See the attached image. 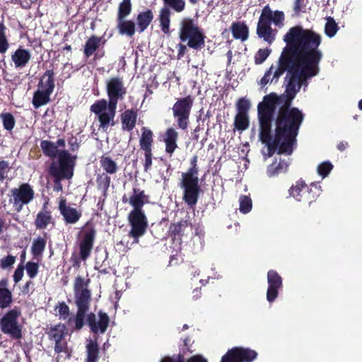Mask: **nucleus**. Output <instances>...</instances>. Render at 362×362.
Returning <instances> with one entry per match:
<instances>
[{
    "mask_svg": "<svg viewBox=\"0 0 362 362\" xmlns=\"http://www.w3.org/2000/svg\"><path fill=\"white\" fill-rule=\"evenodd\" d=\"M149 202V196L145 191L135 186L132 189V194L129 197V204L133 207L132 211H144L143 206Z\"/></svg>",
    "mask_w": 362,
    "mask_h": 362,
    "instance_id": "18",
    "label": "nucleus"
},
{
    "mask_svg": "<svg viewBox=\"0 0 362 362\" xmlns=\"http://www.w3.org/2000/svg\"><path fill=\"white\" fill-rule=\"evenodd\" d=\"M137 116V110L133 108L122 112L120 115L122 130L132 132L136 127Z\"/></svg>",
    "mask_w": 362,
    "mask_h": 362,
    "instance_id": "21",
    "label": "nucleus"
},
{
    "mask_svg": "<svg viewBox=\"0 0 362 362\" xmlns=\"http://www.w3.org/2000/svg\"><path fill=\"white\" fill-rule=\"evenodd\" d=\"M0 118L4 129L11 132L16 125V119L13 115L10 112H2L0 114Z\"/></svg>",
    "mask_w": 362,
    "mask_h": 362,
    "instance_id": "41",
    "label": "nucleus"
},
{
    "mask_svg": "<svg viewBox=\"0 0 362 362\" xmlns=\"http://www.w3.org/2000/svg\"><path fill=\"white\" fill-rule=\"evenodd\" d=\"M30 52L25 49L18 48L11 55L12 61L16 67H24L30 59Z\"/></svg>",
    "mask_w": 362,
    "mask_h": 362,
    "instance_id": "30",
    "label": "nucleus"
},
{
    "mask_svg": "<svg viewBox=\"0 0 362 362\" xmlns=\"http://www.w3.org/2000/svg\"><path fill=\"white\" fill-rule=\"evenodd\" d=\"M100 164L106 173L112 175L116 173L118 170L116 162L110 156H102L100 158Z\"/></svg>",
    "mask_w": 362,
    "mask_h": 362,
    "instance_id": "36",
    "label": "nucleus"
},
{
    "mask_svg": "<svg viewBox=\"0 0 362 362\" xmlns=\"http://www.w3.org/2000/svg\"><path fill=\"white\" fill-rule=\"evenodd\" d=\"M333 168V165L329 161H324L318 165L317 173L325 178L329 174Z\"/></svg>",
    "mask_w": 362,
    "mask_h": 362,
    "instance_id": "44",
    "label": "nucleus"
},
{
    "mask_svg": "<svg viewBox=\"0 0 362 362\" xmlns=\"http://www.w3.org/2000/svg\"><path fill=\"white\" fill-rule=\"evenodd\" d=\"M90 282V279H84L81 276L75 278L74 283V293L75 296V304L77 311L74 318H69L67 324L71 325L74 322V329L81 330L84 326V319L86 313L88 311L91 302V291L88 289Z\"/></svg>",
    "mask_w": 362,
    "mask_h": 362,
    "instance_id": "4",
    "label": "nucleus"
},
{
    "mask_svg": "<svg viewBox=\"0 0 362 362\" xmlns=\"http://www.w3.org/2000/svg\"><path fill=\"white\" fill-rule=\"evenodd\" d=\"M8 286V279L2 278L0 280V308L1 309L10 307L13 303V294Z\"/></svg>",
    "mask_w": 362,
    "mask_h": 362,
    "instance_id": "23",
    "label": "nucleus"
},
{
    "mask_svg": "<svg viewBox=\"0 0 362 362\" xmlns=\"http://www.w3.org/2000/svg\"><path fill=\"white\" fill-rule=\"evenodd\" d=\"M102 38L95 35L89 37L84 46V55L88 58L99 48Z\"/></svg>",
    "mask_w": 362,
    "mask_h": 362,
    "instance_id": "32",
    "label": "nucleus"
},
{
    "mask_svg": "<svg viewBox=\"0 0 362 362\" xmlns=\"http://www.w3.org/2000/svg\"><path fill=\"white\" fill-rule=\"evenodd\" d=\"M128 222L131 226L128 235L132 238L137 243L141 237L146 232L148 223L144 211H131L127 216Z\"/></svg>",
    "mask_w": 362,
    "mask_h": 362,
    "instance_id": "12",
    "label": "nucleus"
},
{
    "mask_svg": "<svg viewBox=\"0 0 362 362\" xmlns=\"http://www.w3.org/2000/svg\"><path fill=\"white\" fill-rule=\"evenodd\" d=\"M189 225L190 222L188 220L182 219L177 223H171L169 227V236L172 238L173 240H181L184 235V232Z\"/></svg>",
    "mask_w": 362,
    "mask_h": 362,
    "instance_id": "28",
    "label": "nucleus"
},
{
    "mask_svg": "<svg viewBox=\"0 0 362 362\" xmlns=\"http://www.w3.org/2000/svg\"><path fill=\"white\" fill-rule=\"evenodd\" d=\"M178 140V132L173 127H168L163 136V141L165 143V151L170 156L175 152L178 147L177 141Z\"/></svg>",
    "mask_w": 362,
    "mask_h": 362,
    "instance_id": "22",
    "label": "nucleus"
},
{
    "mask_svg": "<svg viewBox=\"0 0 362 362\" xmlns=\"http://www.w3.org/2000/svg\"><path fill=\"white\" fill-rule=\"evenodd\" d=\"M81 237L79 242L80 258L86 260L92 251L96 235V230L92 223L88 221L83 226L81 232Z\"/></svg>",
    "mask_w": 362,
    "mask_h": 362,
    "instance_id": "13",
    "label": "nucleus"
},
{
    "mask_svg": "<svg viewBox=\"0 0 362 362\" xmlns=\"http://www.w3.org/2000/svg\"><path fill=\"white\" fill-rule=\"evenodd\" d=\"M55 309L58 310V313L61 319L66 320L70 315L69 307L64 302H59Z\"/></svg>",
    "mask_w": 362,
    "mask_h": 362,
    "instance_id": "47",
    "label": "nucleus"
},
{
    "mask_svg": "<svg viewBox=\"0 0 362 362\" xmlns=\"http://www.w3.org/2000/svg\"><path fill=\"white\" fill-rule=\"evenodd\" d=\"M252 200L251 199L246 196L242 195L240 197V211L243 214H247L250 212L252 209Z\"/></svg>",
    "mask_w": 362,
    "mask_h": 362,
    "instance_id": "43",
    "label": "nucleus"
},
{
    "mask_svg": "<svg viewBox=\"0 0 362 362\" xmlns=\"http://www.w3.org/2000/svg\"><path fill=\"white\" fill-rule=\"evenodd\" d=\"M8 29L4 24H0V53L4 54L8 48L7 40Z\"/></svg>",
    "mask_w": 362,
    "mask_h": 362,
    "instance_id": "42",
    "label": "nucleus"
},
{
    "mask_svg": "<svg viewBox=\"0 0 362 362\" xmlns=\"http://www.w3.org/2000/svg\"><path fill=\"white\" fill-rule=\"evenodd\" d=\"M230 30L233 37L236 40L245 41L248 38L249 29L246 24H232Z\"/></svg>",
    "mask_w": 362,
    "mask_h": 362,
    "instance_id": "35",
    "label": "nucleus"
},
{
    "mask_svg": "<svg viewBox=\"0 0 362 362\" xmlns=\"http://www.w3.org/2000/svg\"><path fill=\"white\" fill-rule=\"evenodd\" d=\"M38 264L33 262H28L25 264L27 274L30 279L35 278L38 273Z\"/></svg>",
    "mask_w": 362,
    "mask_h": 362,
    "instance_id": "49",
    "label": "nucleus"
},
{
    "mask_svg": "<svg viewBox=\"0 0 362 362\" xmlns=\"http://www.w3.org/2000/svg\"><path fill=\"white\" fill-rule=\"evenodd\" d=\"M163 1L177 12L182 11L185 7V1L184 0H163Z\"/></svg>",
    "mask_w": 362,
    "mask_h": 362,
    "instance_id": "45",
    "label": "nucleus"
},
{
    "mask_svg": "<svg viewBox=\"0 0 362 362\" xmlns=\"http://www.w3.org/2000/svg\"><path fill=\"white\" fill-rule=\"evenodd\" d=\"M153 18L151 10H146L138 15L137 21L139 23H150Z\"/></svg>",
    "mask_w": 362,
    "mask_h": 362,
    "instance_id": "54",
    "label": "nucleus"
},
{
    "mask_svg": "<svg viewBox=\"0 0 362 362\" xmlns=\"http://www.w3.org/2000/svg\"><path fill=\"white\" fill-rule=\"evenodd\" d=\"M99 320L96 321V316L93 313H90L87 315L86 322L90 327V332L94 334H104L108 327L110 323V317L108 315L103 312L99 311L98 313Z\"/></svg>",
    "mask_w": 362,
    "mask_h": 362,
    "instance_id": "17",
    "label": "nucleus"
},
{
    "mask_svg": "<svg viewBox=\"0 0 362 362\" xmlns=\"http://www.w3.org/2000/svg\"><path fill=\"white\" fill-rule=\"evenodd\" d=\"M286 45L278 59V67L274 72L276 81L285 72L286 95H279V108L275 119L273 144L276 153L290 156L297 143V136L304 119V114L298 107H291L293 100L302 86H308V80L320 73L323 57L320 46L322 37L310 29L296 25L284 35Z\"/></svg>",
    "mask_w": 362,
    "mask_h": 362,
    "instance_id": "1",
    "label": "nucleus"
},
{
    "mask_svg": "<svg viewBox=\"0 0 362 362\" xmlns=\"http://www.w3.org/2000/svg\"><path fill=\"white\" fill-rule=\"evenodd\" d=\"M338 30V24H325V33L329 37H333Z\"/></svg>",
    "mask_w": 362,
    "mask_h": 362,
    "instance_id": "56",
    "label": "nucleus"
},
{
    "mask_svg": "<svg viewBox=\"0 0 362 362\" xmlns=\"http://www.w3.org/2000/svg\"><path fill=\"white\" fill-rule=\"evenodd\" d=\"M267 300L273 303L277 298L279 290L283 288V279L276 271L270 269L267 272Z\"/></svg>",
    "mask_w": 362,
    "mask_h": 362,
    "instance_id": "16",
    "label": "nucleus"
},
{
    "mask_svg": "<svg viewBox=\"0 0 362 362\" xmlns=\"http://www.w3.org/2000/svg\"><path fill=\"white\" fill-rule=\"evenodd\" d=\"M187 44L186 45H184L182 43L178 44V45H177V47H178V50H177L178 58H181L185 54V53L187 51Z\"/></svg>",
    "mask_w": 362,
    "mask_h": 362,
    "instance_id": "63",
    "label": "nucleus"
},
{
    "mask_svg": "<svg viewBox=\"0 0 362 362\" xmlns=\"http://www.w3.org/2000/svg\"><path fill=\"white\" fill-rule=\"evenodd\" d=\"M185 362H207V361L201 356L195 355L187 360L185 358Z\"/></svg>",
    "mask_w": 362,
    "mask_h": 362,
    "instance_id": "64",
    "label": "nucleus"
},
{
    "mask_svg": "<svg viewBox=\"0 0 362 362\" xmlns=\"http://www.w3.org/2000/svg\"><path fill=\"white\" fill-rule=\"evenodd\" d=\"M190 341H191V339L189 337H187L183 339V345H182V347L181 348L182 353L180 352L179 354H182L184 358H185V354L187 352H189V353L192 352V351L189 348Z\"/></svg>",
    "mask_w": 362,
    "mask_h": 362,
    "instance_id": "61",
    "label": "nucleus"
},
{
    "mask_svg": "<svg viewBox=\"0 0 362 362\" xmlns=\"http://www.w3.org/2000/svg\"><path fill=\"white\" fill-rule=\"evenodd\" d=\"M273 66H270L268 70L265 72L264 76L260 80V85L262 86H265L269 82H272L273 79L275 78H271V75L272 74Z\"/></svg>",
    "mask_w": 362,
    "mask_h": 362,
    "instance_id": "58",
    "label": "nucleus"
},
{
    "mask_svg": "<svg viewBox=\"0 0 362 362\" xmlns=\"http://www.w3.org/2000/svg\"><path fill=\"white\" fill-rule=\"evenodd\" d=\"M257 357V353L255 350L235 346L222 356L221 362H252Z\"/></svg>",
    "mask_w": 362,
    "mask_h": 362,
    "instance_id": "14",
    "label": "nucleus"
},
{
    "mask_svg": "<svg viewBox=\"0 0 362 362\" xmlns=\"http://www.w3.org/2000/svg\"><path fill=\"white\" fill-rule=\"evenodd\" d=\"M20 315V310L15 308L7 311L0 320L1 332L13 339L22 338V328L18 322Z\"/></svg>",
    "mask_w": 362,
    "mask_h": 362,
    "instance_id": "10",
    "label": "nucleus"
},
{
    "mask_svg": "<svg viewBox=\"0 0 362 362\" xmlns=\"http://www.w3.org/2000/svg\"><path fill=\"white\" fill-rule=\"evenodd\" d=\"M47 334L49 340L54 341H59L65 339L67 329L64 324L59 323L49 327Z\"/></svg>",
    "mask_w": 362,
    "mask_h": 362,
    "instance_id": "29",
    "label": "nucleus"
},
{
    "mask_svg": "<svg viewBox=\"0 0 362 362\" xmlns=\"http://www.w3.org/2000/svg\"><path fill=\"white\" fill-rule=\"evenodd\" d=\"M179 37L181 42L194 49H202L205 45L206 35L202 28L196 24H181Z\"/></svg>",
    "mask_w": 362,
    "mask_h": 362,
    "instance_id": "7",
    "label": "nucleus"
},
{
    "mask_svg": "<svg viewBox=\"0 0 362 362\" xmlns=\"http://www.w3.org/2000/svg\"><path fill=\"white\" fill-rule=\"evenodd\" d=\"M59 210L66 224H74L79 221L82 214L76 209L66 205V200L62 199L59 204Z\"/></svg>",
    "mask_w": 362,
    "mask_h": 362,
    "instance_id": "19",
    "label": "nucleus"
},
{
    "mask_svg": "<svg viewBox=\"0 0 362 362\" xmlns=\"http://www.w3.org/2000/svg\"><path fill=\"white\" fill-rule=\"evenodd\" d=\"M106 90L109 100H97L90 107V110L98 117L100 127L103 129H107L110 124L115 125L118 101L122 100L127 94V88L119 77L110 78L107 82Z\"/></svg>",
    "mask_w": 362,
    "mask_h": 362,
    "instance_id": "2",
    "label": "nucleus"
},
{
    "mask_svg": "<svg viewBox=\"0 0 362 362\" xmlns=\"http://www.w3.org/2000/svg\"><path fill=\"white\" fill-rule=\"evenodd\" d=\"M197 162L198 156L194 155L190 160V167L186 172L182 173L180 183V187L183 189L182 199L191 209H194L196 206L201 191Z\"/></svg>",
    "mask_w": 362,
    "mask_h": 362,
    "instance_id": "5",
    "label": "nucleus"
},
{
    "mask_svg": "<svg viewBox=\"0 0 362 362\" xmlns=\"http://www.w3.org/2000/svg\"><path fill=\"white\" fill-rule=\"evenodd\" d=\"M284 20V14L282 11H273L268 6L262 9L259 23H281Z\"/></svg>",
    "mask_w": 362,
    "mask_h": 362,
    "instance_id": "24",
    "label": "nucleus"
},
{
    "mask_svg": "<svg viewBox=\"0 0 362 362\" xmlns=\"http://www.w3.org/2000/svg\"><path fill=\"white\" fill-rule=\"evenodd\" d=\"M153 133L147 127L141 128V134L139 138L140 149L144 152L153 151Z\"/></svg>",
    "mask_w": 362,
    "mask_h": 362,
    "instance_id": "27",
    "label": "nucleus"
},
{
    "mask_svg": "<svg viewBox=\"0 0 362 362\" xmlns=\"http://www.w3.org/2000/svg\"><path fill=\"white\" fill-rule=\"evenodd\" d=\"M54 345V351L57 354L65 353L67 354L69 352L68 343L66 339H62L59 341H56Z\"/></svg>",
    "mask_w": 362,
    "mask_h": 362,
    "instance_id": "53",
    "label": "nucleus"
},
{
    "mask_svg": "<svg viewBox=\"0 0 362 362\" xmlns=\"http://www.w3.org/2000/svg\"><path fill=\"white\" fill-rule=\"evenodd\" d=\"M271 53V49L269 48L259 49L255 56V62L256 64H262Z\"/></svg>",
    "mask_w": 362,
    "mask_h": 362,
    "instance_id": "46",
    "label": "nucleus"
},
{
    "mask_svg": "<svg viewBox=\"0 0 362 362\" xmlns=\"http://www.w3.org/2000/svg\"><path fill=\"white\" fill-rule=\"evenodd\" d=\"M251 104L245 98H240L236 103L237 114L234 118V127L238 131H245L250 126L248 112Z\"/></svg>",
    "mask_w": 362,
    "mask_h": 362,
    "instance_id": "15",
    "label": "nucleus"
},
{
    "mask_svg": "<svg viewBox=\"0 0 362 362\" xmlns=\"http://www.w3.org/2000/svg\"><path fill=\"white\" fill-rule=\"evenodd\" d=\"M24 274V266L19 264L16 269L13 278L16 284L18 283L23 278Z\"/></svg>",
    "mask_w": 362,
    "mask_h": 362,
    "instance_id": "57",
    "label": "nucleus"
},
{
    "mask_svg": "<svg viewBox=\"0 0 362 362\" xmlns=\"http://www.w3.org/2000/svg\"><path fill=\"white\" fill-rule=\"evenodd\" d=\"M54 75L53 69L47 70L40 77L37 88L52 93L55 87Z\"/></svg>",
    "mask_w": 362,
    "mask_h": 362,
    "instance_id": "25",
    "label": "nucleus"
},
{
    "mask_svg": "<svg viewBox=\"0 0 362 362\" xmlns=\"http://www.w3.org/2000/svg\"><path fill=\"white\" fill-rule=\"evenodd\" d=\"M144 170L147 173L151 169L153 163V151L144 152Z\"/></svg>",
    "mask_w": 362,
    "mask_h": 362,
    "instance_id": "55",
    "label": "nucleus"
},
{
    "mask_svg": "<svg viewBox=\"0 0 362 362\" xmlns=\"http://www.w3.org/2000/svg\"><path fill=\"white\" fill-rule=\"evenodd\" d=\"M305 4L304 0H294L292 6L293 15L298 16L305 11Z\"/></svg>",
    "mask_w": 362,
    "mask_h": 362,
    "instance_id": "52",
    "label": "nucleus"
},
{
    "mask_svg": "<svg viewBox=\"0 0 362 362\" xmlns=\"http://www.w3.org/2000/svg\"><path fill=\"white\" fill-rule=\"evenodd\" d=\"M289 163L285 159L275 158L272 163L268 165L267 173L269 177H274L288 170Z\"/></svg>",
    "mask_w": 362,
    "mask_h": 362,
    "instance_id": "26",
    "label": "nucleus"
},
{
    "mask_svg": "<svg viewBox=\"0 0 362 362\" xmlns=\"http://www.w3.org/2000/svg\"><path fill=\"white\" fill-rule=\"evenodd\" d=\"M42 151L46 156L54 158L57 155L59 156L57 146L48 140H42L40 143Z\"/></svg>",
    "mask_w": 362,
    "mask_h": 362,
    "instance_id": "38",
    "label": "nucleus"
},
{
    "mask_svg": "<svg viewBox=\"0 0 362 362\" xmlns=\"http://www.w3.org/2000/svg\"><path fill=\"white\" fill-rule=\"evenodd\" d=\"M34 224L35 228L39 230H44L47 228L48 225L54 224L52 212L48 210L46 204L43 205L42 209L37 213Z\"/></svg>",
    "mask_w": 362,
    "mask_h": 362,
    "instance_id": "20",
    "label": "nucleus"
},
{
    "mask_svg": "<svg viewBox=\"0 0 362 362\" xmlns=\"http://www.w3.org/2000/svg\"><path fill=\"white\" fill-rule=\"evenodd\" d=\"M289 194L298 202L308 203L310 205L315 202L320 194V187L312 184L308 186L305 181L300 180L289 189Z\"/></svg>",
    "mask_w": 362,
    "mask_h": 362,
    "instance_id": "9",
    "label": "nucleus"
},
{
    "mask_svg": "<svg viewBox=\"0 0 362 362\" xmlns=\"http://www.w3.org/2000/svg\"><path fill=\"white\" fill-rule=\"evenodd\" d=\"M279 99L275 93H271L265 95L263 101L257 105L259 136L261 142L267 146L269 156H272L276 152V144H273L272 124L276 105L279 104Z\"/></svg>",
    "mask_w": 362,
    "mask_h": 362,
    "instance_id": "3",
    "label": "nucleus"
},
{
    "mask_svg": "<svg viewBox=\"0 0 362 362\" xmlns=\"http://www.w3.org/2000/svg\"><path fill=\"white\" fill-rule=\"evenodd\" d=\"M194 98L190 95L178 98L174 103L172 111L177 127L186 130L189 124V117L194 105Z\"/></svg>",
    "mask_w": 362,
    "mask_h": 362,
    "instance_id": "8",
    "label": "nucleus"
},
{
    "mask_svg": "<svg viewBox=\"0 0 362 362\" xmlns=\"http://www.w3.org/2000/svg\"><path fill=\"white\" fill-rule=\"evenodd\" d=\"M11 168V167L7 160H0V182L7 178Z\"/></svg>",
    "mask_w": 362,
    "mask_h": 362,
    "instance_id": "48",
    "label": "nucleus"
},
{
    "mask_svg": "<svg viewBox=\"0 0 362 362\" xmlns=\"http://www.w3.org/2000/svg\"><path fill=\"white\" fill-rule=\"evenodd\" d=\"M170 11L169 8L164 7L160 9L159 18L160 23H169L170 22Z\"/></svg>",
    "mask_w": 362,
    "mask_h": 362,
    "instance_id": "59",
    "label": "nucleus"
},
{
    "mask_svg": "<svg viewBox=\"0 0 362 362\" xmlns=\"http://www.w3.org/2000/svg\"><path fill=\"white\" fill-rule=\"evenodd\" d=\"M46 243V239L41 236L35 238L31 246L32 255L34 257H41L45 250Z\"/></svg>",
    "mask_w": 362,
    "mask_h": 362,
    "instance_id": "37",
    "label": "nucleus"
},
{
    "mask_svg": "<svg viewBox=\"0 0 362 362\" xmlns=\"http://www.w3.org/2000/svg\"><path fill=\"white\" fill-rule=\"evenodd\" d=\"M270 25L271 24H257V33L259 37L272 43L275 39V33Z\"/></svg>",
    "mask_w": 362,
    "mask_h": 362,
    "instance_id": "33",
    "label": "nucleus"
},
{
    "mask_svg": "<svg viewBox=\"0 0 362 362\" xmlns=\"http://www.w3.org/2000/svg\"><path fill=\"white\" fill-rule=\"evenodd\" d=\"M160 362H185V358L182 354L175 355L172 357L165 356Z\"/></svg>",
    "mask_w": 362,
    "mask_h": 362,
    "instance_id": "60",
    "label": "nucleus"
},
{
    "mask_svg": "<svg viewBox=\"0 0 362 362\" xmlns=\"http://www.w3.org/2000/svg\"><path fill=\"white\" fill-rule=\"evenodd\" d=\"M51 93L37 88L34 92L32 103L35 108L37 109L41 106L47 104L50 101Z\"/></svg>",
    "mask_w": 362,
    "mask_h": 362,
    "instance_id": "31",
    "label": "nucleus"
},
{
    "mask_svg": "<svg viewBox=\"0 0 362 362\" xmlns=\"http://www.w3.org/2000/svg\"><path fill=\"white\" fill-rule=\"evenodd\" d=\"M10 192L9 203L12 204L14 210L18 213L35 197V192L29 183H23L18 187L12 188Z\"/></svg>",
    "mask_w": 362,
    "mask_h": 362,
    "instance_id": "11",
    "label": "nucleus"
},
{
    "mask_svg": "<svg viewBox=\"0 0 362 362\" xmlns=\"http://www.w3.org/2000/svg\"><path fill=\"white\" fill-rule=\"evenodd\" d=\"M76 158V156H72L68 151L62 150L59 153L57 162L52 161L49 164L47 172L54 179V191H62V181L73 177Z\"/></svg>",
    "mask_w": 362,
    "mask_h": 362,
    "instance_id": "6",
    "label": "nucleus"
},
{
    "mask_svg": "<svg viewBox=\"0 0 362 362\" xmlns=\"http://www.w3.org/2000/svg\"><path fill=\"white\" fill-rule=\"evenodd\" d=\"M96 182L98 189L105 194L110 187L111 178L107 174L103 173L97 175Z\"/></svg>",
    "mask_w": 362,
    "mask_h": 362,
    "instance_id": "40",
    "label": "nucleus"
},
{
    "mask_svg": "<svg viewBox=\"0 0 362 362\" xmlns=\"http://www.w3.org/2000/svg\"><path fill=\"white\" fill-rule=\"evenodd\" d=\"M87 357L86 362H97L99 359V346L96 341L90 340L86 344Z\"/></svg>",
    "mask_w": 362,
    "mask_h": 362,
    "instance_id": "34",
    "label": "nucleus"
},
{
    "mask_svg": "<svg viewBox=\"0 0 362 362\" xmlns=\"http://www.w3.org/2000/svg\"><path fill=\"white\" fill-rule=\"evenodd\" d=\"M135 24H118L119 33L122 35L132 36L135 33Z\"/></svg>",
    "mask_w": 362,
    "mask_h": 362,
    "instance_id": "50",
    "label": "nucleus"
},
{
    "mask_svg": "<svg viewBox=\"0 0 362 362\" xmlns=\"http://www.w3.org/2000/svg\"><path fill=\"white\" fill-rule=\"evenodd\" d=\"M132 11L131 0H122L119 4L118 11V19L120 23H124L123 20ZM126 23H132L131 21H127Z\"/></svg>",
    "mask_w": 362,
    "mask_h": 362,
    "instance_id": "39",
    "label": "nucleus"
},
{
    "mask_svg": "<svg viewBox=\"0 0 362 362\" xmlns=\"http://www.w3.org/2000/svg\"><path fill=\"white\" fill-rule=\"evenodd\" d=\"M16 262V257L8 255L0 259V268L2 269H10Z\"/></svg>",
    "mask_w": 362,
    "mask_h": 362,
    "instance_id": "51",
    "label": "nucleus"
},
{
    "mask_svg": "<svg viewBox=\"0 0 362 362\" xmlns=\"http://www.w3.org/2000/svg\"><path fill=\"white\" fill-rule=\"evenodd\" d=\"M69 144L70 147V150L71 151H76L79 148V144L78 143V139L75 137H72L69 140Z\"/></svg>",
    "mask_w": 362,
    "mask_h": 362,
    "instance_id": "62",
    "label": "nucleus"
}]
</instances>
